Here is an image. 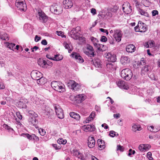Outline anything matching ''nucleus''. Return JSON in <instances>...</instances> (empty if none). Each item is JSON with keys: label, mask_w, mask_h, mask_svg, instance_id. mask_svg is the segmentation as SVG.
<instances>
[{"label": "nucleus", "mask_w": 160, "mask_h": 160, "mask_svg": "<svg viewBox=\"0 0 160 160\" xmlns=\"http://www.w3.org/2000/svg\"><path fill=\"white\" fill-rule=\"evenodd\" d=\"M51 85L53 89L59 92H64L65 91V86L61 82L53 81Z\"/></svg>", "instance_id": "obj_1"}, {"label": "nucleus", "mask_w": 160, "mask_h": 160, "mask_svg": "<svg viewBox=\"0 0 160 160\" xmlns=\"http://www.w3.org/2000/svg\"><path fill=\"white\" fill-rule=\"evenodd\" d=\"M132 76V72L129 68L124 69L121 71V76L126 80H130L131 79Z\"/></svg>", "instance_id": "obj_2"}, {"label": "nucleus", "mask_w": 160, "mask_h": 160, "mask_svg": "<svg viewBox=\"0 0 160 160\" xmlns=\"http://www.w3.org/2000/svg\"><path fill=\"white\" fill-rule=\"evenodd\" d=\"M16 7L21 11L24 12L27 8V6L24 0H16L15 2Z\"/></svg>", "instance_id": "obj_3"}, {"label": "nucleus", "mask_w": 160, "mask_h": 160, "mask_svg": "<svg viewBox=\"0 0 160 160\" xmlns=\"http://www.w3.org/2000/svg\"><path fill=\"white\" fill-rule=\"evenodd\" d=\"M81 29L80 27L78 26L75 28L72 29L70 32V34L71 38L74 39H77L78 38L80 34L79 32Z\"/></svg>", "instance_id": "obj_4"}, {"label": "nucleus", "mask_w": 160, "mask_h": 160, "mask_svg": "<svg viewBox=\"0 0 160 160\" xmlns=\"http://www.w3.org/2000/svg\"><path fill=\"white\" fill-rule=\"evenodd\" d=\"M136 32H145L147 29L146 24L141 21L138 22V25L134 28Z\"/></svg>", "instance_id": "obj_5"}, {"label": "nucleus", "mask_w": 160, "mask_h": 160, "mask_svg": "<svg viewBox=\"0 0 160 160\" xmlns=\"http://www.w3.org/2000/svg\"><path fill=\"white\" fill-rule=\"evenodd\" d=\"M122 9L123 12L127 14L130 13L132 11L131 7L128 2L124 3L122 5Z\"/></svg>", "instance_id": "obj_6"}, {"label": "nucleus", "mask_w": 160, "mask_h": 160, "mask_svg": "<svg viewBox=\"0 0 160 160\" xmlns=\"http://www.w3.org/2000/svg\"><path fill=\"white\" fill-rule=\"evenodd\" d=\"M84 52L86 55L91 57H93L94 55L92 47L89 44L86 45V49L84 50Z\"/></svg>", "instance_id": "obj_7"}, {"label": "nucleus", "mask_w": 160, "mask_h": 160, "mask_svg": "<svg viewBox=\"0 0 160 160\" xmlns=\"http://www.w3.org/2000/svg\"><path fill=\"white\" fill-rule=\"evenodd\" d=\"M61 10V8L60 6L56 4H53L50 8V11L56 14H59Z\"/></svg>", "instance_id": "obj_8"}, {"label": "nucleus", "mask_w": 160, "mask_h": 160, "mask_svg": "<svg viewBox=\"0 0 160 160\" xmlns=\"http://www.w3.org/2000/svg\"><path fill=\"white\" fill-rule=\"evenodd\" d=\"M55 112L57 117L60 119H62L64 118V114L62 109L59 105L54 106Z\"/></svg>", "instance_id": "obj_9"}, {"label": "nucleus", "mask_w": 160, "mask_h": 160, "mask_svg": "<svg viewBox=\"0 0 160 160\" xmlns=\"http://www.w3.org/2000/svg\"><path fill=\"white\" fill-rule=\"evenodd\" d=\"M38 13L39 16V19L41 22H45L47 21V16L41 10H38Z\"/></svg>", "instance_id": "obj_10"}, {"label": "nucleus", "mask_w": 160, "mask_h": 160, "mask_svg": "<svg viewBox=\"0 0 160 160\" xmlns=\"http://www.w3.org/2000/svg\"><path fill=\"white\" fill-rule=\"evenodd\" d=\"M70 98H73L75 101H76L78 102H81L84 100L86 98V96L84 94H80L77 95L76 96H72Z\"/></svg>", "instance_id": "obj_11"}, {"label": "nucleus", "mask_w": 160, "mask_h": 160, "mask_svg": "<svg viewBox=\"0 0 160 160\" xmlns=\"http://www.w3.org/2000/svg\"><path fill=\"white\" fill-rule=\"evenodd\" d=\"M113 37L116 41L120 42L121 41L122 37L121 32L118 30H116L114 32Z\"/></svg>", "instance_id": "obj_12"}, {"label": "nucleus", "mask_w": 160, "mask_h": 160, "mask_svg": "<svg viewBox=\"0 0 160 160\" xmlns=\"http://www.w3.org/2000/svg\"><path fill=\"white\" fill-rule=\"evenodd\" d=\"M42 75L41 72L37 70H33L31 72V76L32 78L34 79H37L41 77Z\"/></svg>", "instance_id": "obj_13"}, {"label": "nucleus", "mask_w": 160, "mask_h": 160, "mask_svg": "<svg viewBox=\"0 0 160 160\" xmlns=\"http://www.w3.org/2000/svg\"><path fill=\"white\" fill-rule=\"evenodd\" d=\"M68 85H71V89L74 90H77L80 88V85L78 83L73 80H70L68 83Z\"/></svg>", "instance_id": "obj_14"}, {"label": "nucleus", "mask_w": 160, "mask_h": 160, "mask_svg": "<svg viewBox=\"0 0 160 160\" xmlns=\"http://www.w3.org/2000/svg\"><path fill=\"white\" fill-rule=\"evenodd\" d=\"M72 57L74 58L79 63H82L84 60L79 54L77 52H72L71 54Z\"/></svg>", "instance_id": "obj_15"}, {"label": "nucleus", "mask_w": 160, "mask_h": 160, "mask_svg": "<svg viewBox=\"0 0 160 160\" xmlns=\"http://www.w3.org/2000/svg\"><path fill=\"white\" fill-rule=\"evenodd\" d=\"M117 85L120 88L125 90H128L129 87L127 83L123 81H119L117 83Z\"/></svg>", "instance_id": "obj_16"}, {"label": "nucleus", "mask_w": 160, "mask_h": 160, "mask_svg": "<svg viewBox=\"0 0 160 160\" xmlns=\"http://www.w3.org/2000/svg\"><path fill=\"white\" fill-rule=\"evenodd\" d=\"M83 130L85 132H92L94 131L95 129V127L93 125H84L82 127Z\"/></svg>", "instance_id": "obj_17"}, {"label": "nucleus", "mask_w": 160, "mask_h": 160, "mask_svg": "<svg viewBox=\"0 0 160 160\" xmlns=\"http://www.w3.org/2000/svg\"><path fill=\"white\" fill-rule=\"evenodd\" d=\"M95 141L93 137H89L88 144L89 148H92L95 146Z\"/></svg>", "instance_id": "obj_18"}, {"label": "nucleus", "mask_w": 160, "mask_h": 160, "mask_svg": "<svg viewBox=\"0 0 160 160\" xmlns=\"http://www.w3.org/2000/svg\"><path fill=\"white\" fill-rule=\"evenodd\" d=\"M63 3V6L65 8H71L72 6V3L70 0H64Z\"/></svg>", "instance_id": "obj_19"}, {"label": "nucleus", "mask_w": 160, "mask_h": 160, "mask_svg": "<svg viewBox=\"0 0 160 160\" xmlns=\"http://www.w3.org/2000/svg\"><path fill=\"white\" fill-rule=\"evenodd\" d=\"M37 117H29L28 119V122L30 124L35 126L36 128V125L38 123V121L37 119L36 118Z\"/></svg>", "instance_id": "obj_20"}, {"label": "nucleus", "mask_w": 160, "mask_h": 160, "mask_svg": "<svg viewBox=\"0 0 160 160\" xmlns=\"http://www.w3.org/2000/svg\"><path fill=\"white\" fill-rule=\"evenodd\" d=\"M38 64L41 67L43 68H47L48 67V64L44 60H40L38 61Z\"/></svg>", "instance_id": "obj_21"}, {"label": "nucleus", "mask_w": 160, "mask_h": 160, "mask_svg": "<svg viewBox=\"0 0 160 160\" xmlns=\"http://www.w3.org/2000/svg\"><path fill=\"white\" fill-rule=\"evenodd\" d=\"M135 46L132 44H130L128 45L126 48L127 51L129 52H134L135 50Z\"/></svg>", "instance_id": "obj_22"}, {"label": "nucleus", "mask_w": 160, "mask_h": 160, "mask_svg": "<svg viewBox=\"0 0 160 160\" xmlns=\"http://www.w3.org/2000/svg\"><path fill=\"white\" fill-rule=\"evenodd\" d=\"M150 70V68L148 65H145L143 66L142 68L141 74H145L146 73H148V72Z\"/></svg>", "instance_id": "obj_23"}, {"label": "nucleus", "mask_w": 160, "mask_h": 160, "mask_svg": "<svg viewBox=\"0 0 160 160\" xmlns=\"http://www.w3.org/2000/svg\"><path fill=\"white\" fill-rule=\"evenodd\" d=\"M37 82L38 84L42 85L46 82L47 80L45 78L42 76L37 80Z\"/></svg>", "instance_id": "obj_24"}, {"label": "nucleus", "mask_w": 160, "mask_h": 160, "mask_svg": "<svg viewBox=\"0 0 160 160\" xmlns=\"http://www.w3.org/2000/svg\"><path fill=\"white\" fill-rule=\"evenodd\" d=\"M95 112H92L89 115V116L87 118L85 121L86 123H89L90 122L93 120L95 117Z\"/></svg>", "instance_id": "obj_25"}, {"label": "nucleus", "mask_w": 160, "mask_h": 160, "mask_svg": "<svg viewBox=\"0 0 160 160\" xmlns=\"http://www.w3.org/2000/svg\"><path fill=\"white\" fill-rule=\"evenodd\" d=\"M97 143L98 146L101 150L104 149L105 148V142L102 140L98 139L97 141Z\"/></svg>", "instance_id": "obj_26"}, {"label": "nucleus", "mask_w": 160, "mask_h": 160, "mask_svg": "<svg viewBox=\"0 0 160 160\" xmlns=\"http://www.w3.org/2000/svg\"><path fill=\"white\" fill-rule=\"evenodd\" d=\"M106 67L107 68L112 70H116V65L114 63L111 62H108L106 64Z\"/></svg>", "instance_id": "obj_27"}, {"label": "nucleus", "mask_w": 160, "mask_h": 160, "mask_svg": "<svg viewBox=\"0 0 160 160\" xmlns=\"http://www.w3.org/2000/svg\"><path fill=\"white\" fill-rule=\"evenodd\" d=\"M70 115L71 117L77 120H79L80 118V116L78 114L74 112H71Z\"/></svg>", "instance_id": "obj_28"}, {"label": "nucleus", "mask_w": 160, "mask_h": 160, "mask_svg": "<svg viewBox=\"0 0 160 160\" xmlns=\"http://www.w3.org/2000/svg\"><path fill=\"white\" fill-rule=\"evenodd\" d=\"M147 128L148 130L153 132H157L160 130V127L156 128L152 126H148Z\"/></svg>", "instance_id": "obj_29"}, {"label": "nucleus", "mask_w": 160, "mask_h": 160, "mask_svg": "<svg viewBox=\"0 0 160 160\" xmlns=\"http://www.w3.org/2000/svg\"><path fill=\"white\" fill-rule=\"evenodd\" d=\"M129 60L128 57L127 56H123L121 57V63L125 65V64L129 62Z\"/></svg>", "instance_id": "obj_30"}, {"label": "nucleus", "mask_w": 160, "mask_h": 160, "mask_svg": "<svg viewBox=\"0 0 160 160\" xmlns=\"http://www.w3.org/2000/svg\"><path fill=\"white\" fill-rule=\"evenodd\" d=\"M93 63L94 65L96 67L98 68H100L101 67V61L99 59H96L93 61Z\"/></svg>", "instance_id": "obj_31"}, {"label": "nucleus", "mask_w": 160, "mask_h": 160, "mask_svg": "<svg viewBox=\"0 0 160 160\" xmlns=\"http://www.w3.org/2000/svg\"><path fill=\"white\" fill-rule=\"evenodd\" d=\"M101 17L102 18H110L112 17V13L109 12H108L106 13V14L102 12V14L100 15Z\"/></svg>", "instance_id": "obj_32"}, {"label": "nucleus", "mask_w": 160, "mask_h": 160, "mask_svg": "<svg viewBox=\"0 0 160 160\" xmlns=\"http://www.w3.org/2000/svg\"><path fill=\"white\" fill-rule=\"evenodd\" d=\"M97 49L100 51L103 52L105 50V49L104 48L105 45L102 44H98L96 46Z\"/></svg>", "instance_id": "obj_33"}, {"label": "nucleus", "mask_w": 160, "mask_h": 160, "mask_svg": "<svg viewBox=\"0 0 160 160\" xmlns=\"http://www.w3.org/2000/svg\"><path fill=\"white\" fill-rule=\"evenodd\" d=\"M63 58V56L61 55L57 54L54 55L53 60L56 61H59L62 60Z\"/></svg>", "instance_id": "obj_34"}, {"label": "nucleus", "mask_w": 160, "mask_h": 160, "mask_svg": "<svg viewBox=\"0 0 160 160\" xmlns=\"http://www.w3.org/2000/svg\"><path fill=\"white\" fill-rule=\"evenodd\" d=\"M138 11L140 13V14L141 15L147 17H148L149 16V14L148 13L142 9L140 8H138Z\"/></svg>", "instance_id": "obj_35"}, {"label": "nucleus", "mask_w": 160, "mask_h": 160, "mask_svg": "<svg viewBox=\"0 0 160 160\" xmlns=\"http://www.w3.org/2000/svg\"><path fill=\"white\" fill-rule=\"evenodd\" d=\"M0 39L3 40H8L9 38L8 35L6 33L3 34L0 33Z\"/></svg>", "instance_id": "obj_36"}, {"label": "nucleus", "mask_w": 160, "mask_h": 160, "mask_svg": "<svg viewBox=\"0 0 160 160\" xmlns=\"http://www.w3.org/2000/svg\"><path fill=\"white\" fill-rule=\"evenodd\" d=\"M132 130L134 132L137 131H140L142 130V128L139 125L135 124L132 126Z\"/></svg>", "instance_id": "obj_37"}, {"label": "nucleus", "mask_w": 160, "mask_h": 160, "mask_svg": "<svg viewBox=\"0 0 160 160\" xmlns=\"http://www.w3.org/2000/svg\"><path fill=\"white\" fill-rule=\"evenodd\" d=\"M17 103L18 104V107L21 108H25L26 107V104L23 102L22 100L18 101Z\"/></svg>", "instance_id": "obj_38"}, {"label": "nucleus", "mask_w": 160, "mask_h": 160, "mask_svg": "<svg viewBox=\"0 0 160 160\" xmlns=\"http://www.w3.org/2000/svg\"><path fill=\"white\" fill-rule=\"evenodd\" d=\"M63 45L66 49L68 50V52L70 53L72 51V49L70 47V45L66 42H64L63 43Z\"/></svg>", "instance_id": "obj_39"}, {"label": "nucleus", "mask_w": 160, "mask_h": 160, "mask_svg": "<svg viewBox=\"0 0 160 160\" xmlns=\"http://www.w3.org/2000/svg\"><path fill=\"white\" fill-rule=\"evenodd\" d=\"M15 44L14 43H9L7 42L6 43V46H7L8 48L11 50H12L13 51H14L13 47L15 46Z\"/></svg>", "instance_id": "obj_40"}, {"label": "nucleus", "mask_w": 160, "mask_h": 160, "mask_svg": "<svg viewBox=\"0 0 160 160\" xmlns=\"http://www.w3.org/2000/svg\"><path fill=\"white\" fill-rule=\"evenodd\" d=\"M28 113L30 117H37L38 116V115L37 114L35 113V112L32 110L29 111Z\"/></svg>", "instance_id": "obj_41"}, {"label": "nucleus", "mask_w": 160, "mask_h": 160, "mask_svg": "<svg viewBox=\"0 0 160 160\" xmlns=\"http://www.w3.org/2000/svg\"><path fill=\"white\" fill-rule=\"evenodd\" d=\"M91 40L93 43V44L95 46L97 45V42H98V41L96 38L92 37L91 38Z\"/></svg>", "instance_id": "obj_42"}, {"label": "nucleus", "mask_w": 160, "mask_h": 160, "mask_svg": "<svg viewBox=\"0 0 160 160\" xmlns=\"http://www.w3.org/2000/svg\"><path fill=\"white\" fill-rule=\"evenodd\" d=\"M109 135L111 137H114L115 136H118V133L114 131H111L109 132Z\"/></svg>", "instance_id": "obj_43"}, {"label": "nucleus", "mask_w": 160, "mask_h": 160, "mask_svg": "<svg viewBox=\"0 0 160 160\" xmlns=\"http://www.w3.org/2000/svg\"><path fill=\"white\" fill-rule=\"evenodd\" d=\"M116 55L114 54H112L108 61H109L111 62H114L116 61Z\"/></svg>", "instance_id": "obj_44"}, {"label": "nucleus", "mask_w": 160, "mask_h": 160, "mask_svg": "<svg viewBox=\"0 0 160 160\" xmlns=\"http://www.w3.org/2000/svg\"><path fill=\"white\" fill-rule=\"evenodd\" d=\"M58 142L60 144H65L67 142V140H63L62 138H59L58 140Z\"/></svg>", "instance_id": "obj_45"}, {"label": "nucleus", "mask_w": 160, "mask_h": 160, "mask_svg": "<svg viewBox=\"0 0 160 160\" xmlns=\"http://www.w3.org/2000/svg\"><path fill=\"white\" fill-rule=\"evenodd\" d=\"M38 131L40 134L42 136H44L46 133L45 130L42 128H40L39 129Z\"/></svg>", "instance_id": "obj_46"}, {"label": "nucleus", "mask_w": 160, "mask_h": 160, "mask_svg": "<svg viewBox=\"0 0 160 160\" xmlns=\"http://www.w3.org/2000/svg\"><path fill=\"white\" fill-rule=\"evenodd\" d=\"M22 135H24V136L27 137L29 140H32V134L30 135L28 133L23 134Z\"/></svg>", "instance_id": "obj_47"}, {"label": "nucleus", "mask_w": 160, "mask_h": 160, "mask_svg": "<svg viewBox=\"0 0 160 160\" xmlns=\"http://www.w3.org/2000/svg\"><path fill=\"white\" fill-rule=\"evenodd\" d=\"M3 127L7 130H8L9 131H13V129L11 128L9 126H8V125L6 124H4L3 125Z\"/></svg>", "instance_id": "obj_48"}, {"label": "nucleus", "mask_w": 160, "mask_h": 160, "mask_svg": "<svg viewBox=\"0 0 160 160\" xmlns=\"http://www.w3.org/2000/svg\"><path fill=\"white\" fill-rule=\"evenodd\" d=\"M56 33L58 35L61 36L62 38L65 37V36L63 34V33L61 31H57Z\"/></svg>", "instance_id": "obj_49"}, {"label": "nucleus", "mask_w": 160, "mask_h": 160, "mask_svg": "<svg viewBox=\"0 0 160 160\" xmlns=\"http://www.w3.org/2000/svg\"><path fill=\"white\" fill-rule=\"evenodd\" d=\"M144 147V145H140L138 147V149L141 152H145V149Z\"/></svg>", "instance_id": "obj_50"}, {"label": "nucleus", "mask_w": 160, "mask_h": 160, "mask_svg": "<svg viewBox=\"0 0 160 160\" xmlns=\"http://www.w3.org/2000/svg\"><path fill=\"white\" fill-rule=\"evenodd\" d=\"M120 150L121 152H123L124 150V148L121 145H118L117 146V150Z\"/></svg>", "instance_id": "obj_51"}, {"label": "nucleus", "mask_w": 160, "mask_h": 160, "mask_svg": "<svg viewBox=\"0 0 160 160\" xmlns=\"http://www.w3.org/2000/svg\"><path fill=\"white\" fill-rule=\"evenodd\" d=\"M33 140L38 141L39 140V138L35 134H32V139Z\"/></svg>", "instance_id": "obj_52"}, {"label": "nucleus", "mask_w": 160, "mask_h": 160, "mask_svg": "<svg viewBox=\"0 0 160 160\" xmlns=\"http://www.w3.org/2000/svg\"><path fill=\"white\" fill-rule=\"evenodd\" d=\"M147 157L150 160H152L153 158L152 157V153L151 152H149L147 154Z\"/></svg>", "instance_id": "obj_53"}, {"label": "nucleus", "mask_w": 160, "mask_h": 160, "mask_svg": "<svg viewBox=\"0 0 160 160\" xmlns=\"http://www.w3.org/2000/svg\"><path fill=\"white\" fill-rule=\"evenodd\" d=\"M129 153L128 154V156H130L131 155L134 154L135 153V151L134 150H132L131 149H130L129 150Z\"/></svg>", "instance_id": "obj_54"}, {"label": "nucleus", "mask_w": 160, "mask_h": 160, "mask_svg": "<svg viewBox=\"0 0 160 160\" xmlns=\"http://www.w3.org/2000/svg\"><path fill=\"white\" fill-rule=\"evenodd\" d=\"M142 2L145 6L149 5V3L148 0H142Z\"/></svg>", "instance_id": "obj_55"}, {"label": "nucleus", "mask_w": 160, "mask_h": 160, "mask_svg": "<svg viewBox=\"0 0 160 160\" xmlns=\"http://www.w3.org/2000/svg\"><path fill=\"white\" fill-rule=\"evenodd\" d=\"M73 155L76 157H77L79 155V152L76 150H73Z\"/></svg>", "instance_id": "obj_56"}, {"label": "nucleus", "mask_w": 160, "mask_h": 160, "mask_svg": "<svg viewBox=\"0 0 160 160\" xmlns=\"http://www.w3.org/2000/svg\"><path fill=\"white\" fill-rule=\"evenodd\" d=\"M77 157L81 159H84V157L83 155L82 154V153L80 152L79 153V155Z\"/></svg>", "instance_id": "obj_57"}, {"label": "nucleus", "mask_w": 160, "mask_h": 160, "mask_svg": "<svg viewBox=\"0 0 160 160\" xmlns=\"http://www.w3.org/2000/svg\"><path fill=\"white\" fill-rule=\"evenodd\" d=\"M144 148L145 149V151L148 150L150 148V146L148 144H144Z\"/></svg>", "instance_id": "obj_58"}, {"label": "nucleus", "mask_w": 160, "mask_h": 160, "mask_svg": "<svg viewBox=\"0 0 160 160\" xmlns=\"http://www.w3.org/2000/svg\"><path fill=\"white\" fill-rule=\"evenodd\" d=\"M100 31L101 32H103L106 33V34L108 35V32L107 30L104 29L102 28H100L99 29Z\"/></svg>", "instance_id": "obj_59"}, {"label": "nucleus", "mask_w": 160, "mask_h": 160, "mask_svg": "<svg viewBox=\"0 0 160 160\" xmlns=\"http://www.w3.org/2000/svg\"><path fill=\"white\" fill-rule=\"evenodd\" d=\"M158 14V12L156 10H153L152 11V16H155Z\"/></svg>", "instance_id": "obj_60"}, {"label": "nucleus", "mask_w": 160, "mask_h": 160, "mask_svg": "<svg viewBox=\"0 0 160 160\" xmlns=\"http://www.w3.org/2000/svg\"><path fill=\"white\" fill-rule=\"evenodd\" d=\"M16 114L17 115L18 118L20 119H21L22 118V116L21 115L19 112H17L16 113Z\"/></svg>", "instance_id": "obj_61"}, {"label": "nucleus", "mask_w": 160, "mask_h": 160, "mask_svg": "<svg viewBox=\"0 0 160 160\" xmlns=\"http://www.w3.org/2000/svg\"><path fill=\"white\" fill-rule=\"evenodd\" d=\"M101 40L102 42H105L107 40V38L105 36H103L102 37Z\"/></svg>", "instance_id": "obj_62"}, {"label": "nucleus", "mask_w": 160, "mask_h": 160, "mask_svg": "<svg viewBox=\"0 0 160 160\" xmlns=\"http://www.w3.org/2000/svg\"><path fill=\"white\" fill-rule=\"evenodd\" d=\"M96 10L94 8H92L91 10V12L93 15L96 14Z\"/></svg>", "instance_id": "obj_63"}, {"label": "nucleus", "mask_w": 160, "mask_h": 160, "mask_svg": "<svg viewBox=\"0 0 160 160\" xmlns=\"http://www.w3.org/2000/svg\"><path fill=\"white\" fill-rule=\"evenodd\" d=\"M41 38L40 37H39L38 35H36L35 38L34 40L36 42H38L40 40Z\"/></svg>", "instance_id": "obj_64"}]
</instances>
